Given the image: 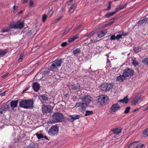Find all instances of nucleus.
<instances>
[{
	"label": "nucleus",
	"instance_id": "obj_1",
	"mask_svg": "<svg viewBox=\"0 0 148 148\" xmlns=\"http://www.w3.org/2000/svg\"><path fill=\"white\" fill-rule=\"evenodd\" d=\"M33 99H29L21 101L20 103V106L25 109H32L34 107Z\"/></svg>",
	"mask_w": 148,
	"mask_h": 148
},
{
	"label": "nucleus",
	"instance_id": "obj_2",
	"mask_svg": "<svg viewBox=\"0 0 148 148\" xmlns=\"http://www.w3.org/2000/svg\"><path fill=\"white\" fill-rule=\"evenodd\" d=\"M52 117L51 122L53 123L61 122L64 119L63 114L62 113L59 112L53 113L52 115Z\"/></svg>",
	"mask_w": 148,
	"mask_h": 148
},
{
	"label": "nucleus",
	"instance_id": "obj_3",
	"mask_svg": "<svg viewBox=\"0 0 148 148\" xmlns=\"http://www.w3.org/2000/svg\"><path fill=\"white\" fill-rule=\"evenodd\" d=\"M80 99L82 102L90 107L93 106L94 105V101L90 95H84Z\"/></svg>",
	"mask_w": 148,
	"mask_h": 148
},
{
	"label": "nucleus",
	"instance_id": "obj_4",
	"mask_svg": "<svg viewBox=\"0 0 148 148\" xmlns=\"http://www.w3.org/2000/svg\"><path fill=\"white\" fill-rule=\"evenodd\" d=\"M63 63V59L61 58L56 60L52 62L50 67L51 70H53L54 69H57L61 66Z\"/></svg>",
	"mask_w": 148,
	"mask_h": 148
},
{
	"label": "nucleus",
	"instance_id": "obj_5",
	"mask_svg": "<svg viewBox=\"0 0 148 148\" xmlns=\"http://www.w3.org/2000/svg\"><path fill=\"white\" fill-rule=\"evenodd\" d=\"M53 70H51L50 69H49L48 68H43L42 69V77L45 78V79H48L51 78V76L52 74V71Z\"/></svg>",
	"mask_w": 148,
	"mask_h": 148
},
{
	"label": "nucleus",
	"instance_id": "obj_6",
	"mask_svg": "<svg viewBox=\"0 0 148 148\" xmlns=\"http://www.w3.org/2000/svg\"><path fill=\"white\" fill-rule=\"evenodd\" d=\"M88 106L82 101L76 103L75 105V106L78 107L79 110L83 113L86 111V108Z\"/></svg>",
	"mask_w": 148,
	"mask_h": 148
},
{
	"label": "nucleus",
	"instance_id": "obj_7",
	"mask_svg": "<svg viewBox=\"0 0 148 148\" xmlns=\"http://www.w3.org/2000/svg\"><path fill=\"white\" fill-rule=\"evenodd\" d=\"M59 131V128L57 126H52L49 129L48 133L51 136H53L57 134Z\"/></svg>",
	"mask_w": 148,
	"mask_h": 148
},
{
	"label": "nucleus",
	"instance_id": "obj_8",
	"mask_svg": "<svg viewBox=\"0 0 148 148\" xmlns=\"http://www.w3.org/2000/svg\"><path fill=\"white\" fill-rule=\"evenodd\" d=\"M112 87L113 85L111 83H103L101 84V90L105 92L109 90Z\"/></svg>",
	"mask_w": 148,
	"mask_h": 148
},
{
	"label": "nucleus",
	"instance_id": "obj_9",
	"mask_svg": "<svg viewBox=\"0 0 148 148\" xmlns=\"http://www.w3.org/2000/svg\"><path fill=\"white\" fill-rule=\"evenodd\" d=\"M108 99V97L105 95H102L99 97L97 101L100 105H104Z\"/></svg>",
	"mask_w": 148,
	"mask_h": 148
},
{
	"label": "nucleus",
	"instance_id": "obj_10",
	"mask_svg": "<svg viewBox=\"0 0 148 148\" xmlns=\"http://www.w3.org/2000/svg\"><path fill=\"white\" fill-rule=\"evenodd\" d=\"M134 73V71L131 69H127L124 70L123 73L125 77H130L133 75Z\"/></svg>",
	"mask_w": 148,
	"mask_h": 148
},
{
	"label": "nucleus",
	"instance_id": "obj_11",
	"mask_svg": "<svg viewBox=\"0 0 148 148\" xmlns=\"http://www.w3.org/2000/svg\"><path fill=\"white\" fill-rule=\"evenodd\" d=\"M42 108V111L43 113H50L52 110L50 105H43Z\"/></svg>",
	"mask_w": 148,
	"mask_h": 148
},
{
	"label": "nucleus",
	"instance_id": "obj_12",
	"mask_svg": "<svg viewBox=\"0 0 148 148\" xmlns=\"http://www.w3.org/2000/svg\"><path fill=\"white\" fill-rule=\"evenodd\" d=\"M10 108L9 105L5 104L0 107V115L5 113Z\"/></svg>",
	"mask_w": 148,
	"mask_h": 148
},
{
	"label": "nucleus",
	"instance_id": "obj_13",
	"mask_svg": "<svg viewBox=\"0 0 148 148\" xmlns=\"http://www.w3.org/2000/svg\"><path fill=\"white\" fill-rule=\"evenodd\" d=\"M70 90L74 91H79L80 90V86L79 84H70L69 86Z\"/></svg>",
	"mask_w": 148,
	"mask_h": 148
},
{
	"label": "nucleus",
	"instance_id": "obj_14",
	"mask_svg": "<svg viewBox=\"0 0 148 148\" xmlns=\"http://www.w3.org/2000/svg\"><path fill=\"white\" fill-rule=\"evenodd\" d=\"M120 106L117 104L115 103L113 104L110 108V110L111 111V112L113 113L115 112L118 110L120 109Z\"/></svg>",
	"mask_w": 148,
	"mask_h": 148
},
{
	"label": "nucleus",
	"instance_id": "obj_15",
	"mask_svg": "<svg viewBox=\"0 0 148 148\" xmlns=\"http://www.w3.org/2000/svg\"><path fill=\"white\" fill-rule=\"evenodd\" d=\"M79 115L74 114L68 116V119L69 121L72 122L75 120L79 119Z\"/></svg>",
	"mask_w": 148,
	"mask_h": 148
},
{
	"label": "nucleus",
	"instance_id": "obj_16",
	"mask_svg": "<svg viewBox=\"0 0 148 148\" xmlns=\"http://www.w3.org/2000/svg\"><path fill=\"white\" fill-rule=\"evenodd\" d=\"M107 33V31L106 30H103L99 32L98 34V37L101 38L105 36Z\"/></svg>",
	"mask_w": 148,
	"mask_h": 148
},
{
	"label": "nucleus",
	"instance_id": "obj_17",
	"mask_svg": "<svg viewBox=\"0 0 148 148\" xmlns=\"http://www.w3.org/2000/svg\"><path fill=\"white\" fill-rule=\"evenodd\" d=\"M32 87L35 92H37L39 89L40 85L37 83L35 82L33 84Z\"/></svg>",
	"mask_w": 148,
	"mask_h": 148
},
{
	"label": "nucleus",
	"instance_id": "obj_18",
	"mask_svg": "<svg viewBox=\"0 0 148 148\" xmlns=\"http://www.w3.org/2000/svg\"><path fill=\"white\" fill-rule=\"evenodd\" d=\"M140 102L138 96H136L133 99L132 101V104L133 105H136L138 104L139 102Z\"/></svg>",
	"mask_w": 148,
	"mask_h": 148
},
{
	"label": "nucleus",
	"instance_id": "obj_19",
	"mask_svg": "<svg viewBox=\"0 0 148 148\" xmlns=\"http://www.w3.org/2000/svg\"><path fill=\"white\" fill-rule=\"evenodd\" d=\"M18 101L17 100H14L11 101L10 103L11 108L13 109L14 108L16 107L17 106Z\"/></svg>",
	"mask_w": 148,
	"mask_h": 148
},
{
	"label": "nucleus",
	"instance_id": "obj_20",
	"mask_svg": "<svg viewBox=\"0 0 148 148\" xmlns=\"http://www.w3.org/2000/svg\"><path fill=\"white\" fill-rule=\"evenodd\" d=\"M125 79V77L123 74L122 75H120L116 77V80L117 81L122 82Z\"/></svg>",
	"mask_w": 148,
	"mask_h": 148
},
{
	"label": "nucleus",
	"instance_id": "obj_21",
	"mask_svg": "<svg viewBox=\"0 0 148 148\" xmlns=\"http://www.w3.org/2000/svg\"><path fill=\"white\" fill-rule=\"evenodd\" d=\"M139 143L138 142H135L131 143L129 146L130 148H138L139 147Z\"/></svg>",
	"mask_w": 148,
	"mask_h": 148
},
{
	"label": "nucleus",
	"instance_id": "obj_22",
	"mask_svg": "<svg viewBox=\"0 0 148 148\" xmlns=\"http://www.w3.org/2000/svg\"><path fill=\"white\" fill-rule=\"evenodd\" d=\"M112 132L114 134H118L121 133V129L120 128H115L112 130Z\"/></svg>",
	"mask_w": 148,
	"mask_h": 148
},
{
	"label": "nucleus",
	"instance_id": "obj_23",
	"mask_svg": "<svg viewBox=\"0 0 148 148\" xmlns=\"http://www.w3.org/2000/svg\"><path fill=\"white\" fill-rule=\"evenodd\" d=\"M81 52L80 48H77L73 51V53L75 56H77L78 55L80 54Z\"/></svg>",
	"mask_w": 148,
	"mask_h": 148
},
{
	"label": "nucleus",
	"instance_id": "obj_24",
	"mask_svg": "<svg viewBox=\"0 0 148 148\" xmlns=\"http://www.w3.org/2000/svg\"><path fill=\"white\" fill-rule=\"evenodd\" d=\"M24 23L23 21L20 22L16 24V29L18 28L21 29L24 26Z\"/></svg>",
	"mask_w": 148,
	"mask_h": 148
},
{
	"label": "nucleus",
	"instance_id": "obj_25",
	"mask_svg": "<svg viewBox=\"0 0 148 148\" xmlns=\"http://www.w3.org/2000/svg\"><path fill=\"white\" fill-rule=\"evenodd\" d=\"M36 136L38 139H41L43 138H47V137L45 136V137H44L43 134L40 132H37L36 134Z\"/></svg>",
	"mask_w": 148,
	"mask_h": 148
},
{
	"label": "nucleus",
	"instance_id": "obj_26",
	"mask_svg": "<svg viewBox=\"0 0 148 148\" xmlns=\"http://www.w3.org/2000/svg\"><path fill=\"white\" fill-rule=\"evenodd\" d=\"M8 52L7 49H0V56H3L5 55Z\"/></svg>",
	"mask_w": 148,
	"mask_h": 148
},
{
	"label": "nucleus",
	"instance_id": "obj_27",
	"mask_svg": "<svg viewBox=\"0 0 148 148\" xmlns=\"http://www.w3.org/2000/svg\"><path fill=\"white\" fill-rule=\"evenodd\" d=\"M147 22V20L146 19H143L139 20L138 23V26H141L142 24L144 23H146Z\"/></svg>",
	"mask_w": 148,
	"mask_h": 148
},
{
	"label": "nucleus",
	"instance_id": "obj_28",
	"mask_svg": "<svg viewBox=\"0 0 148 148\" xmlns=\"http://www.w3.org/2000/svg\"><path fill=\"white\" fill-rule=\"evenodd\" d=\"M76 6V3L73 5L70 8L69 12L71 13H72L75 10Z\"/></svg>",
	"mask_w": 148,
	"mask_h": 148
},
{
	"label": "nucleus",
	"instance_id": "obj_29",
	"mask_svg": "<svg viewBox=\"0 0 148 148\" xmlns=\"http://www.w3.org/2000/svg\"><path fill=\"white\" fill-rule=\"evenodd\" d=\"M62 17L63 16H61L56 19H55L52 22V24H55L58 23L61 19Z\"/></svg>",
	"mask_w": 148,
	"mask_h": 148
},
{
	"label": "nucleus",
	"instance_id": "obj_30",
	"mask_svg": "<svg viewBox=\"0 0 148 148\" xmlns=\"http://www.w3.org/2000/svg\"><path fill=\"white\" fill-rule=\"evenodd\" d=\"M128 100L129 99L127 96L125 97L123 99L120 100L119 102L121 103H127L128 102Z\"/></svg>",
	"mask_w": 148,
	"mask_h": 148
},
{
	"label": "nucleus",
	"instance_id": "obj_31",
	"mask_svg": "<svg viewBox=\"0 0 148 148\" xmlns=\"http://www.w3.org/2000/svg\"><path fill=\"white\" fill-rule=\"evenodd\" d=\"M93 113V112L92 111L86 110L85 112V116H87L92 115Z\"/></svg>",
	"mask_w": 148,
	"mask_h": 148
},
{
	"label": "nucleus",
	"instance_id": "obj_32",
	"mask_svg": "<svg viewBox=\"0 0 148 148\" xmlns=\"http://www.w3.org/2000/svg\"><path fill=\"white\" fill-rule=\"evenodd\" d=\"M142 62L145 65H148V57L144 58L142 60Z\"/></svg>",
	"mask_w": 148,
	"mask_h": 148
},
{
	"label": "nucleus",
	"instance_id": "obj_33",
	"mask_svg": "<svg viewBox=\"0 0 148 148\" xmlns=\"http://www.w3.org/2000/svg\"><path fill=\"white\" fill-rule=\"evenodd\" d=\"M114 14V13L113 12H109L107 13L105 15V17L107 18H108L111 16H113Z\"/></svg>",
	"mask_w": 148,
	"mask_h": 148
},
{
	"label": "nucleus",
	"instance_id": "obj_34",
	"mask_svg": "<svg viewBox=\"0 0 148 148\" xmlns=\"http://www.w3.org/2000/svg\"><path fill=\"white\" fill-rule=\"evenodd\" d=\"M10 30V29L9 27H3L1 29V32L4 33L8 32Z\"/></svg>",
	"mask_w": 148,
	"mask_h": 148
},
{
	"label": "nucleus",
	"instance_id": "obj_35",
	"mask_svg": "<svg viewBox=\"0 0 148 148\" xmlns=\"http://www.w3.org/2000/svg\"><path fill=\"white\" fill-rule=\"evenodd\" d=\"M47 15L46 14H43L42 18V22H44L45 21L47 18Z\"/></svg>",
	"mask_w": 148,
	"mask_h": 148
},
{
	"label": "nucleus",
	"instance_id": "obj_36",
	"mask_svg": "<svg viewBox=\"0 0 148 148\" xmlns=\"http://www.w3.org/2000/svg\"><path fill=\"white\" fill-rule=\"evenodd\" d=\"M128 4V3H127L123 5H120L119 7V9H120V10H121L123 9L124 8H125L127 5Z\"/></svg>",
	"mask_w": 148,
	"mask_h": 148
},
{
	"label": "nucleus",
	"instance_id": "obj_37",
	"mask_svg": "<svg viewBox=\"0 0 148 148\" xmlns=\"http://www.w3.org/2000/svg\"><path fill=\"white\" fill-rule=\"evenodd\" d=\"M10 27L11 29H16L17 26L16 24H14L12 23H11L10 25Z\"/></svg>",
	"mask_w": 148,
	"mask_h": 148
},
{
	"label": "nucleus",
	"instance_id": "obj_38",
	"mask_svg": "<svg viewBox=\"0 0 148 148\" xmlns=\"http://www.w3.org/2000/svg\"><path fill=\"white\" fill-rule=\"evenodd\" d=\"M133 50L135 52L137 53L140 51V48L139 47H134Z\"/></svg>",
	"mask_w": 148,
	"mask_h": 148
},
{
	"label": "nucleus",
	"instance_id": "obj_39",
	"mask_svg": "<svg viewBox=\"0 0 148 148\" xmlns=\"http://www.w3.org/2000/svg\"><path fill=\"white\" fill-rule=\"evenodd\" d=\"M40 97L44 101H47L48 99V97L44 95H41Z\"/></svg>",
	"mask_w": 148,
	"mask_h": 148
},
{
	"label": "nucleus",
	"instance_id": "obj_40",
	"mask_svg": "<svg viewBox=\"0 0 148 148\" xmlns=\"http://www.w3.org/2000/svg\"><path fill=\"white\" fill-rule=\"evenodd\" d=\"M143 133L145 136H148V128L146 129Z\"/></svg>",
	"mask_w": 148,
	"mask_h": 148
},
{
	"label": "nucleus",
	"instance_id": "obj_41",
	"mask_svg": "<svg viewBox=\"0 0 148 148\" xmlns=\"http://www.w3.org/2000/svg\"><path fill=\"white\" fill-rule=\"evenodd\" d=\"M130 107H127L124 111V112L126 114L128 113L130 110Z\"/></svg>",
	"mask_w": 148,
	"mask_h": 148
},
{
	"label": "nucleus",
	"instance_id": "obj_42",
	"mask_svg": "<svg viewBox=\"0 0 148 148\" xmlns=\"http://www.w3.org/2000/svg\"><path fill=\"white\" fill-rule=\"evenodd\" d=\"M24 56L23 54H21L20 55L18 59V62H21L22 61V60Z\"/></svg>",
	"mask_w": 148,
	"mask_h": 148
},
{
	"label": "nucleus",
	"instance_id": "obj_43",
	"mask_svg": "<svg viewBox=\"0 0 148 148\" xmlns=\"http://www.w3.org/2000/svg\"><path fill=\"white\" fill-rule=\"evenodd\" d=\"M132 64L134 65V66H135L137 65H138V62L135 60H134L133 59L132 62Z\"/></svg>",
	"mask_w": 148,
	"mask_h": 148
},
{
	"label": "nucleus",
	"instance_id": "obj_44",
	"mask_svg": "<svg viewBox=\"0 0 148 148\" xmlns=\"http://www.w3.org/2000/svg\"><path fill=\"white\" fill-rule=\"evenodd\" d=\"M95 33L94 32H92L91 33H90L86 35V36L87 37H90L93 35H94Z\"/></svg>",
	"mask_w": 148,
	"mask_h": 148
},
{
	"label": "nucleus",
	"instance_id": "obj_45",
	"mask_svg": "<svg viewBox=\"0 0 148 148\" xmlns=\"http://www.w3.org/2000/svg\"><path fill=\"white\" fill-rule=\"evenodd\" d=\"M116 39L118 40H119L122 38V36L121 35H118L116 36Z\"/></svg>",
	"mask_w": 148,
	"mask_h": 148
},
{
	"label": "nucleus",
	"instance_id": "obj_46",
	"mask_svg": "<svg viewBox=\"0 0 148 148\" xmlns=\"http://www.w3.org/2000/svg\"><path fill=\"white\" fill-rule=\"evenodd\" d=\"M111 2L110 1H109V5L108 7L106 9V10H109L111 8V5L110 4Z\"/></svg>",
	"mask_w": 148,
	"mask_h": 148
},
{
	"label": "nucleus",
	"instance_id": "obj_47",
	"mask_svg": "<svg viewBox=\"0 0 148 148\" xmlns=\"http://www.w3.org/2000/svg\"><path fill=\"white\" fill-rule=\"evenodd\" d=\"M69 29H66L63 33V36L69 32Z\"/></svg>",
	"mask_w": 148,
	"mask_h": 148
},
{
	"label": "nucleus",
	"instance_id": "obj_48",
	"mask_svg": "<svg viewBox=\"0 0 148 148\" xmlns=\"http://www.w3.org/2000/svg\"><path fill=\"white\" fill-rule=\"evenodd\" d=\"M34 4L33 1L32 0H30L29 1V6L30 7L33 6Z\"/></svg>",
	"mask_w": 148,
	"mask_h": 148
},
{
	"label": "nucleus",
	"instance_id": "obj_49",
	"mask_svg": "<svg viewBox=\"0 0 148 148\" xmlns=\"http://www.w3.org/2000/svg\"><path fill=\"white\" fill-rule=\"evenodd\" d=\"M119 33L121 34L123 36H125L127 34L126 33H124V32L123 31H120L119 32Z\"/></svg>",
	"mask_w": 148,
	"mask_h": 148
},
{
	"label": "nucleus",
	"instance_id": "obj_50",
	"mask_svg": "<svg viewBox=\"0 0 148 148\" xmlns=\"http://www.w3.org/2000/svg\"><path fill=\"white\" fill-rule=\"evenodd\" d=\"M116 37L114 35H113L110 37V40H115L116 39Z\"/></svg>",
	"mask_w": 148,
	"mask_h": 148
},
{
	"label": "nucleus",
	"instance_id": "obj_51",
	"mask_svg": "<svg viewBox=\"0 0 148 148\" xmlns=\"http://www.w3.org/2000/svg\"><path fill=\"white\" fill-rule=\"evenodd\" d=\"M67 44V43L66 42H62L61 44V46L62 47H64L66 46Z\"/></svg>",
	"mask_w": 148,
	"mask_h": 148
},
{
	"label": "nucleus",
	"instance_id": "obj_52",
	"mask_svg": "<svg viewBox=\"0 0 148 148\" xmlns=\"http://www.w3.org/2000/svg\"><path fill=\"white\" fill-rule=\"evenodd\" d=\"M114 22V21H111V22H110L106 24H105V25L106 26H107L108 25H111Z\"/></svg>",
	"mask_w": 148,
	"mask_h": 148
},
{
	"label": "nucleus",
	"instance_id": "obj_53",
	"mask_svg": "<svg viewBox=\"0 0 148 148\" xmlns=\"http://www.w3.org/2000/svg\"><path fill=\"white\" fill-rule=\"evenodd\" d=\"M120 10V9H119V7L118 8H116L115 9V11H114L113 12V13H114V14L116 13L118 11Z\"/></svg>",
	"mask_w": 148,
	"mask_h": 148
},
{
	"label": "nucleus",
	"instance_id": "obj_54",
	"mask_svg": "<svg viewBox=\"0 0 148 148\" xmlns=\"http://www.w3.org/2000/svg\"><path fill=\"white\" fill-rule=\"evenodd\" d=\"M138 97L139 99V100L140 101V102L141 101H143L144 99V97L141 95L139 96Z\"/></svg>",
	"mask_w": 148,
	"mask_h": 148
},
{
	"label": "nucleus",
	"instance_id": "obj_55",
	"mask_svg": "<svg viewBox=\"0 0 148 148\" xmlns=\"http://www.w3.org/2000/svg\"><path fill=\"white\" fill-rule=\"evenodd\" d=\"M53 13V12L52 10H50L49 13V15L50 16H51L52 15Z\"/></svg>",
	"mask_w": 148,
	"mask_h": 148
},
{
	"label": "nucleus",
	"instance_id": "obj_56",
	"mask_svg": "<svg viewBox=\"0 0 148 148\" xmlns=\"http://www.w3.org/2000/svg\"><path fill=\"white\" fill-rule=\"evenodd\" d=\"M74 41L73 38H69L68 40V41L69 42H72Z\"/></svg>",
	"mask_w": 148,
	"mask_h": 148
},
{
	"label": "nucleus",
	"instance_id": "obj_57",
	"mask_svg": "<svg viewBox=\"0 0 148 148\" xmlns=\"http://www.w3.org/2000/svg\"><path fill=\"white\" fill-rule=\"evenodd\" d=\"M78 35H76L75 36H74L73 38L74 40L77 39L78 38Z\"/></svg>",
	"mask_w": 148,
	"mask_h": 148
},
{
	"label": "nucleus",
	"instance_id": "obj_58",
	"mask_svg": "<svg viewBox=\"0 0 148 148\" xmlns=\"http://www.w3.org/2000/svg\"><path fill=\"white\" fill-rule=\"evenodd\" d=\"M17 7H16L15 5H14L13 7V9H14V11L16 10L17 9Z\"/></svg>",
	"mask_w": 148,
	"mask_h": 148
},
{
	"label": "nucleus",
	"instance_id": "obj_59",
	"mask_svg": "<svg viewBox=\"0 0 148 148\" xmlns=\"http://www.w3.org/2000/svg\"><path fill=\"white\" fill-rule=\"evenodd\" d=\"M28 2V0H23V3L24 4L27 3Z\"/></svg>",
	"mask_w": 148,
	"mask_h": 148
},
{
	"label": "nucleus",
	"instance_id": "obj_60",
	"mask_svg": "<svg viewBox=\"0 0 148 148\" xmlns=\"http://www.w3.org/2000/svg\"><path fill=\"white\" fill-rule=\"evenodd\" d=\"M8 75V74H5L3 75L2 76V78H5Z\"/></svg>",
	"mask_w": 148,
	"mask_h": 148
},
{
	"label": "nucleus",
	"instance_id": "obj_61",
	"mask_svg": "<svg viewBox=\"0 0 148 148\" xmlns=\"http://www.w3.org/2000/svg\"><path fill=\"white\" fill-rule=\"evenodd\" d=\"M28 88H27L26 89L23 90V92H22V93L23 94V93L25 92L26 91H27V90H28Z\"/></svg>",
	"mask_w": 148,
	"mask_h": 148
},
{
	"label": "nucleus",
	"instance_id": "obj_62",
	"mask_svg": "<svg viewBox=\"0 0 148 148\" xmlns=\"http://www.w3.org/2000/svg\"><path fill=\"white\" fill-rule=\"evenodd\" d=\"M105 55L106 56H107V62L108 63L109 62V59H108L109 56H108V54H106Z\"/></svg>",
	"mask_w": 148,
	"mask_h": 148
},
{
	"label": "nucleus",
	"instance_id": "obj_63",
	"mask_svg": "<svg viewBox=\"0 0 148 148\" xmlns=\"http://www.w3.org/2000/svg\"><path fill=\"white\" fill-rule=\"evenodd\" d=\"M26 148H36L35 147H31V146H28Z\"/></svg>",
	"mask_w": 148,
	"mask_h": 148
},
{
	"label": "nucleus",
	"instance_id": "obj_64",
	"mask_svg": "<svg viewBox=\"0 0 148 148\" xmlns=\"http://www.w3.org/2000/svg\"><path fill=\"white\" fill-rule=\"evenodd\" d=\"M144 146V145L143 144H142L139 147V148H143V147Z\"/></svg>",
	"mask_w": 148,
	"mask_h": 148
}]
</instances>
